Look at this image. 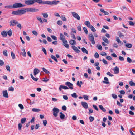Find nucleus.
<instances>
[{
	"label": "nucleus",
	"instance_id": "f257e3e1",
	"mask_svg": "<svg viewBox=\"0 0 135 135\" xmlns=\"http://www.w3.org/2000/svg\"><path fill=\"white\" fill-rule=\"evenodd\" d=\"M26 6L25 5L22 4L20 3H14L12 6V8H17L23 7Z\"/></svg>",
	"mask_w": 135,
	"mask_h": 135
},
{
	"label": "nucleus",
	"instance_id": "f03ea898",
	"mask_svg": "<svg viewBox=\"0 0 135 135\" xmlns=\"http://www.w3.org/2000/svg\"><path fill=\"white\" fill-rule=\"evenodd\" d=\"M25 9L26 11V12H37L39 11V9H38L35 8H25Z\"/></svg>",
	"mask_w": 135,
	"mask_h": 135
},
{
	"label": "nucleus",
	"instance_id": "7ed1b4c3",
	"mask_svg": "<svg viewBox=\"0 0 135 135\" xmlns=\"http://www.w3.org/2000/svg\"><path fill=\"white\" fill-rule=\"evenodd\" d=\"M88 38L92 44H95V42L94 40V37L92 34L91 33L89 35Z\"/></svg>",
	"mask_w": 135,
	"mask_h": 135
},
{
	"label": "nucleus",
	"instance_id": "20e7f679",
	"mask_svg": "<svg viewBox=\"0 0 135 135\" xmlns=\"http://www.w3.org/2000/svg\"><path fill=\"white\" fill-rule=\"evenodd\" d=\"M52 111H53V115L55 117L57 116V114L59 112V109L57 108L54 107L52 109Z\"/></svg>",
	"mask_w": 135,
	"mask_h": 135
},
{
	"label": "nucleus",
	"instance_id": "39448f33",
	"mask_svg": "<svg viewBox=\"0 0 135 135\" xmlns=\"http://www.w3.org/2000/svg\"><path fill=\"white\" fill-rule=\"evenodd\" d=\"M25 4L27 5H31L34 3L33 0H25Z\"/></svg>",
	"mask_w": 135,
	"mask_h": 135
},
{
	"label": "nucleus",
	"instance_id": "423d86ee",
	"mask_svg": "<svg viewBox=\"0 0 135 135\" xmlns=\"http://www.w3.org/2000/svg\"><path fill=\"white\" fill-rule=\"evenodd\" d=\"M71 13L74 17L76 18L78 20H80V17L77 13L75 12H72Z\"/></svg>",
	"mask_w": 135,
	"mask_h": 135
},
{
	"label": "nucleus",
	"instance_id": "0eeeda50",
	"mask_svg": "<svg viewBox=\"0 0 135 135\" xmlns=\"http://www.w3.org/2000/svg\"><path fill=\"white\" fill-rule=\"evenodd\" d=\"M10 26H13L17 24L18 22L15 20H13L10 21Z\"/></svg>",
	"mask_w": 135,
	"mask_h": 135
},
{
	"label": "nucleus",
	"instance_id": "6e6552de",
	"mask_svg": "<svg viewBox=\"0 0 135 135\" xmlns=\"http://www.w3.org/2000/svg\"><path fill=\"white\" fill-rule=\"evenodd\" d=\"M18 15H21L23 14H25L26 12V11L25 9H20L18 10Z\"/></svg>",
	"mask_w": 135,
	"mask_h": 135
},
{
	"label": "nucleus",
	"instance_id": "1a4fd4ad",
	"mask_svg": "<svg viewBox=\"0 0 135 135\" xmlns=\"http://www.w3.org/2000/svg\"><path fill=\"white\" fill-rule=\"evenodd\" d=\"M81 104L83 107L85 109H86L88 108V105L87 103L84 102H81Z\"/></svg>",
	"mask_w": 135,
	"mask_h": 135
},
{
	"label": "nucleus",
	"instance_id": "9d476101",
	"mask_svg": "<svg viewBox=\"0 0 135 135\" xmlns=\"http://www.w3.org/2000/svg\"><path fill=\"white\" fill-rule=\"evenodd\" d=\"M65 85L68 86L70 89H73V84L69 82H67L65 83Z\"/></svg>",
	"mask_w": 135,
	"mask_h": 135
},
{
	"label": "nucleus",
	"instance_id": "9b49d317",
	"mask_svg": "<svg viewBox=\"0 0 135 135\" xmlns=\"http://www.w3.org/2000/svg\"><path fill=\"white\" fill-rule=\"evenodd\" d=\"M64 44V45L66 48H69V45L68 44V42L66 40L62 41Z\"/></svg>",
	"mask_w": 135,
	"mask_h": 135
},
{
	"label": "nucleus",
	"instance_id": "f8f14e48",
	"mask_svg": "<svg viewBox=\"0 0 135 135\" xmlns=\"http://www.w3.org/2000/svg\"><path fill=\"white\" fill-rule=\"evenodd\" d=\"M71 47L77 53L80 52V51L77 48L74 46H72Z\"/></svg>",
	"mask_w": 135,
	"mask_h": 135
},
{
	"label": "nucleus",
	"instance_id": "ddd939ff",
	"mask_svg": "<svg viewBox=\"0 0 135 135\" xmlns=\"http://www.w3.org/2000/svg\"><path fill=\"white\" fill-rule=\"evenodd\" d=\"M60 40H61L62 41L66 40V39L65 38L64 36L61 33L60 34Z\"/></svg>",
	"mask_w": 135,
	"mask_h": 135
},
{
	"label": "nucleus",
	"instance_id": "4468645a",
	"mask_svg": "<svg viewBox=\"0 0 135 135\" xmlns=\"http://www.w3.org/2000/svg\"><path fill=\"white\" fill-rule=\"evenodd\" d=\"M3 96L4 97L8 98V95L7 90H5L3 92Z\"/></svg>",
	"mask_w": 135,
	"mask_h": 135
},
{
	"label": "nucleus",
	"instance_id": "2eb2a0df",
	"mask_svg": "<svg viewBox=\"0 0 135 135\" xmlns=\"http://www.w3.org/2000/svg\"><path fill=\"white\" fill-rule=\"evenodd\" d=\"M113 71L115 74H118L119 73V69L118 67L116 66L113 69Z\"/></svg>",
	"mask_w": 135,
	"mask_h": 135
},
{
	"label": "nucleus",
	"instance_id": "dca6fc26",
	"mask_svg": "<svg viewBox=\"0 0 135 135\" xmlns=\"http://www.w3.org/2000/svg\"><path fill=\"white\" fill-rule=\"evenodd\" d=\"M40 72V70H39L37 68H35L33 70V73H34V75H36L38 73Z\"/></svg>",
	"mask_w": 135,
	"mask_h": 135
},
{
	"label": "nucleus",
	"instance_id": "f3484780",
	"mask_svg": "<svg viewBox=\"0 0 135 135\" xmlns=\"http://www.w3.org/2000/svg\"><path fill=\"white\" fill-rule=\"evenodd\" d=\"M84 24L87 26L89 28H90L92 25L90 24V22L89 21H85L84 22Z\"/></svg>",
	"mask_w": 135,
	"mask_h": 135
},
{
	"label": "nucleus",
	"instance_id": "a211bd4d",
	"mask_svg": "<svg viewBox=\"0 0 135 135\" xmlns=\"http://www.w3.org/2000/svg\"><path fill=\"white\" fill-rule=\"evenodd\" d=\"M36 18L37 20L39 21L42 24L43 23V22L42 19L40 17L37 16Z\"/></svg>",
	"mask_w": 135,
	"mask_h": 135
},
{
	"label": "nucleus",
	"instance_id": "6ab92c4d",
	"mask_svg": "<svg viewBox=\"0 0 135 135\" xmlns=\"http://www.w3.org/2000/svg\"><path fill=\"white\" fill-rule=\"evenodd\" d=\"M69 42L70 44L72 45H76V44L75 40L72 39L69 41Z\"/></svg>",
	"mask_w": 135,
	"mask_h": 135
},
{
	"label": "nucleus",
	"instance_id": "aec40b11",
	"mask_svg": "<svg viewBox=\"0 0 135 135\" xmlns=\"http://www.w3.org/2000/svg\"><path fill=\"white\" fill-rule=\"evenodd\" d=\"M1 35L3 37H6L7 35V33L5 31H4L2 32Z\"/></svg>",
	"mask_w": 135,
	"mask_h": 135
},
{
	"label": "nucleus",
	"instance_id": "412c9836",
	"mask_svg": "<svg viewBox=\"0 0 135 135\" xmlns=\"http://www.w3.org/2000/svg\"><path fill=\"white\" fill-rule=\"evenodd\" d=\"M104 80L107 81H103V83H105L106 84H109V82L108 81V79L106 77H105L104 78Z\"/></svg>",
	"mask_w": 135,
	"mask_h": 135
},
{
	"label": "nucleus",
	"instance_id": "4be33fe9",
	"mask_svg": "<svg viewBox=\"0 0 135 135\" xmlns=\"http://www.w3.org/2000/svg\"><path fill=\"white\" fill-rule=\"evenodd\" d=\"M102 39L104 41V42L107 44H109V41L107 39V38L105 37H102Z\"/></svg>",
	"mask_w": 135,
	"mask_h": 135
},
{
	"label": "nucleus",
	"instance_id": "5701e85b",
	"mask_svg": "<svg viewBox=\"0 0 135 135\" xmlns=\"http://www.w3.org/2000/svg\"><path fill=\"white\" fill-rule=\"evenodd\" d=\"M22 50L23 52H21V54L23 56L25 57L26 56V53L25 52V50L24 48H23L22 49Z\"/></svg>",
	"mask_w": 135,
	"mask_h": 135
},
{
	"label": "nucleus",
	"instance_id": "b1692460",
	"mask_svg": "<svg viewBox=\"0 0 135 135\" xmlns=\"http://www.w3.org/2000/svg\"><path fill=\"white\" fill-rule=\"evenodd\" d=\"M81 49L83 53H85L87 54H88V51L85 48L83 47L81 48Z\"/></svg>",
	"mask_w": 135,
	"mask_h": 135
},
{
	"label": "nucleus",
	"instance_id": "393cba45",
	"mask_svg": "<svg viewBox=\"0 0 135 135\" xmlns=\"http://www.w3.org/2000/svg\"><path fill=\"white\" fill-rule=\"evenodd\" d=\"M43 4H45L50 5H52V2L51 1H48L43 2Z\"/></svg>",
	"mask_w": 135,
	"mask_h": 135
},
{
	"label": "nucleus",
	"instance_id": "a878e982",
	"mask_svg": "<svg viewBox=\"0 0 135 135\" xmlns=\"http://www.w3.org/2000/svg\"><path fill=\"white\" fill-rule=\"evenodd\" d=\"M60 117L61 119H64L65 115L62 112H61L60 113Z\"/></svg>",
	"mask_w": 135,
	"mask_h": 135
},
{
	"label": "nucleus",
	"instance_id": "bb28decb",
	"mask_svg": "<svg viewBox=\"0 0 135 135\" xmlns=\"http://www.w3.org/2000/svg\"><path fill=\"white\" fill-rule=\"evenodd\" d=\"M100 109L104 112H105L106 110L103 107L102 105H100L99 106Z\"/></svg>",
	"mask_w": 135,
	"mask_h": 135
},
{
	"label": "nucleus",
	"instance_id": "cd10ccee",
	"mask_svg": "<svg viewBox=\"0 0 135 135\" xmlns=\"http://www.w3.org/2000/svg\"><path fill=\"white\" fill-rule=\"evenodd\" d=\"M126 47L128 48H131L132 46V45L129 43H127L125 45Z\"/></svg>",
	"mask_w": 135,
	"mask_h": 135
},
{
	"label": "nucleus",
	"instance_id": "c85d7f7f",
	"mask_svg": "<svg viewBox=\"0 0 135 135\" xmlns=\"http://www.w3.org/2000/svg\"><path fill=\"white\" fill-rule=\"evenodd\" d=\"M34 3L35 2H37L39 4H43V2L42 1V0H33Z\"/></svg>",
	"mask_w": 135,
	"mask_h": 135
},
{
	"label": "nucleus",
	"instance_id": "c756f323",
	"mask_svg": "<svg viewBox=\"0 0 135 135\" xmlns=\"http://www.w3.org/2000/svg\"><path fill=\"white\" fill-rule=\"evenodd\" d=\"M60 18H61V20L64 21H67V19L66 17L63 15H61L60 17Z\"/></svg>",
	"mask_w": 135,
	"mask_h": 135
},
{
	"label": "nucleus",
	"instance_id": "7c9ffc66",
	"mask_svg": "<svg viewBox=\"0 0 135 135\" xmlns=\"http://www.w3.org/2000/svg\"><path fill=\"white\" fill-rule=\"evenodd\" d=\"M52 5L54 4V5H56L59 2V1H56V0H54L52 1Z\"/></svg>",
	"mask_w": 135,
	"mask_h": 135
},
{
	"label": "nucleus",
	"instance_id": "2f4dec72",
	"mask_svg": "<svg viewBox=\"0 0 135 135\" xmlns=\"http://www.w3.org/2000/svg\"><path fill=\"white\" fill-rule=\"evenodd\" d=\"M42 15L43 17L45 18H46L48 17V15L46 13H42Z\"/></svg>",
	"mask_w": 135,
	"mask_h": 135
},
{
	"label": "nucleus",
	"instance_id": "473e14b6",
	"mask_svg": "<svg viewBox=\"0 0 135 135\" xmlns=\"http://www.w3.org/2000/svg\"><path fill=\"white\" fill-rule=\"evenodd\" d=\"M50 57L52 59L54 60L56 62H58V60L55 56L53 55H51Z\"/></svg>",
	"mask_w": 135,
	"mask_h": 135
},
{
	"label": "nucleus",
	"instance_id": "72a5a7b5",
	"mask_svg": "<svg viewBox=\"0 0 135 135\" xmlns=\"http://www.w3.org/2000/svg\"><path fill=\"white\" fill-rule=\"evenodd\" d=\"M7 34H8V35L10 36H11L12 35V30L11 29H10L7 32Z\"/></svg>",
	"mask_w": 135,
	"mask_h": 135
},
{
	"label": "nucleus",
	"instance_id": "f704fd0d",
	"mask_svg": "<svg viewBox=\"0 0 135 135\" xmlns=\"http://www.w3.org/2000/svg\"><path fill=\"white\" fill-rule=\"evenodd\" d=\"M100 11L102 12L103 13H104V14L105 15H108V14H109V13L108 12H107V11H105L103 9H100Z\"/></svg>",
	"mask_w": 135,
	"mask_h": 135
},
{
	"label": "nucleus",
	"instance_id": "c9c22d12",
	"mask_svg": "<svg viewBox=\"0 0 135 135\" xmlns=\"http://www.w3.org/2000/svg\"><path fill=\"white\" fill-rule=\"evenodd\" d=\"M71 95L73 97L75 98H76L78 97L77 94L75 93H73V94H71Z\"/></svg>",
	"mask_w": 135,
	"mask_h": 135
},
{
	"label": "nucleus",
	"instance_id": "e433bc0d",
	"mask_svg": "<svg viewBox=\"0 0 135 135\" xmlns=\"http://www.w3.org/2000/svg\"><path fill=\"white\" fill-rule=\"evenodd\" d=\"M12 14L14 15H18V10L13 11L12 13Z\"/></svg>",
	"mask_w": 135,
	"mask_h": 135
},
{
	"label": "nucleus",
	"instance_id": "4c0bfd02",
	"mask_svg": "<svg viewBox=\"0 0 135 135\" xmlns=\"http://www.w3.org/2000/svg\"><path fill=\"white\" fill-rule=\"evenodd\" d=\"M26 120V118H22L21 120V123L22 124H23L25 122Z\"/></svg>",
	"mask_w": 135,
	"mask_h": 135
},
{
	"label": "nucleus",
	"instance_id": "58836bf2",
	"mask_svg": "<svg viewBox=\"0 0 135 135\" xmlns=\"http://www.w3.org/2000/svg\"><path fill=\"white\" fill-rule=\"evenodd\" d=\"M3 55L6 56H7L8 54H7V51L6 50H4L3 51Z\"/></svg>",
	"mask_w": 135,
	"mask_h": 135
},
{
	"label": "nucleus",
	"instance_id": "ea45409f",
	"mask_svg": "<svg viewBox=\"0 0 135 135\" xmlns=\"http://www.w3.org/2000/svg\"><path fill=\"white\" fill-rule=\"evenodd\" d=\"M90 28L91 31L93 32H94L96 31L95 29L94 28V27L92 25L91 26V27Z\"/></svg>",
	"mask_w": 135,
	"mask_h": 135
},
{
	"label": "nucleus",
	"instance_id": "a19ab883",
	"mask_svg": "<svg viewBox=\"0 0 135 135\" xmlns=\"http://www.w3.org/2000/svg\"><path fill=\"white\" fill-rule=\"evenodd\" d=\"M129 84L131 86H135V83L132 81H130L129 82Z\"/></svg>",
	"mask_w": 135,
	"mask_h": 135
},
{
	"label": "nucleus",
	"instance_id": "79ce46f5",
	"mask_svg": "<svg viewBox=\"0 0 135 135\" xmlns=\"http://www.w3.org/2000/svg\"><path fill=\"white\" fill-rule=\"evenodd\" d=\"M57 23L58 25H61L63 23L62 21L58 20L57 21Z\"/></svg>",
	"mask_w": 135,
	"mask_h": 135
},
{
	"label": "nucleus",
	"instance_id": "37998d69",
	"mask_svg": "<svg viewBox=\"0 0 135 135\" xmlns=\"http://www.w3.org/2000/svg\"><path fill=\"white\" fill-rule=\"evenodd\" d=\"M42 69L43 71L44 72L46 73L47 74H48V73H50L49 72L48 70H47L46 69L44 68H42Z\"/></svg>",
	"mask_w": 135,
	"mask_h": 135
},
{
	"label": "nucleus",
	"instance_id": "c03bdc74",
	"mask_svg": "<svg viewBox=\"0 0 135 135\" xmlns=\"http://www.w3.org/2000/svg\"><path fill=\"white\" fill-rule=\"evenodd\" d=\"M32 110L33 112H39L40 110L39 109H37L33 108L32 109Z\"/></svg>",
	"mask_w": 135,
	"mask_h": 135
},
{
	"label": "nucleus",
	"instance_id": "a18cd8bd",
	"mask_svg": "<svg viewBox=\"0 0 135 135\" xmlns=\"http://www.w3.org/2000/svg\"><path fill=\"white\" fill-rule=\"evenodd\" d=\"M83 98H84V99L85 100H89L88 97H89L86 95H84L83 96Z\"/></svg>",
	"mask_w": 135,
	"mask_h": 135
},
{
	"label": "nucleus",
	"instance_id": "49530a36",
	"mask_svg": "<svg viewBox=\"0 0 135 135\" xmlns=\"http://www.w3.org/2000/svg\"><path fill=\"white\" fill-rule=\"evenodd\" d=\"M127 62L128 63H130L132 62V60L129 57H127Z\"/></svg>",
	"mask_w": 135,
	"mask_h": 135
},
{
	"label": "nucleus",
	"instance_id": "de8ad7c7",
	"mask_svg": "<svg viewBox=\"0 0 135 135\" xmlns=\"http://www.w3.org/2000/svg\"><path fill=\"white\" fill-rule=\"evenodd\" d=\"M97 47L98 49L100 50H102V48L101 45H97Z\"/></svg>",
	"mask_w": 135,
	"mask_h": 135
},
{
	"label": "nucleus",
	"instance_id": "09e8293b",
	"mask_svg": "<svg viewBox=\"0 0 135 135\" xmlns=\"http://www.w3.org/2000/svg\"><path fill=\"white\" fill-rule=\"evenodd\" d=\"M18 106L21 110L23 109L24 107L21 104H18Z\"/></svg>",
	"mask_w": 135,
	"mask_h": 135
},
{
	"label": "nucleus",
	"instance_id": "8fccbe9b",
	"mask_svg": "<svg viewBox=\"0 0 135 135\" xmlns=\"http://www.w3.org/2000/svg\"><path fill=\"white\" fill-rule=\"evenodd\" d=\"M50 36H51V37L54 40H57V38L55 36L51 35Z\"/></svg>",
	"mask_w": 135,
	"mask_h": 135
},
{
	"label": "nucleus",
	"instance_id": "3c124183",
	"mask_svg": "<svg viewBox=\"0 0 135 135\" xmlns=\"http://www.w3.org/2000/svg\"><path fill=\"white\" fill-rule=\"evenodd\" d=\"M14 90V88L12 86L8 88V90L9 91H13Z\"/></svg>",
	"mask_w": 135,
	"mask_h": 135
},
{
	"label": "nucleus",
	"instance_id": "603ef678",
	"mask_svg": "<svg viewBox=\"0 0 135 135\" xmlns=\"http://www.w3.org/2000/svg\"><path fill=\"white\" fill-rule=\"evenodd\" d=\"M6 68L7 69V70L9 72H10L11 71L10 67L8 65H7L6 66Z\"/></svg>",
	"mask_w": 135,
	"mask_h": 135
},
{
	"label": "nucleus",
	"instance_id": "864d4df0",
	"mask_svg": "<svg viewBox=\"0 0 135 135\" xmlns=\"http://www.w3.org/2000/svg\"><path fill=\"white\" fill-rule=\"evenodd\" d=\"M83 29L84 31L85 32V33L86 34H87L88 33V31L87 30L86 28L85 27H84L83 28Z\"/></svg>",
	"mask_w": 135,
	"mask_h": 135
},
{
	"label": "nucleus",
	"instance_id": "5fc2aeb1",
	"mask_svg": "<svg viewBox=\"0 0 135 135\" xmlns=\"http://www.w3.org/2000/svg\"><path fill=\"white\" fill-rule=\"evenodd\" d=\"M11 56L13 59H15V55L13 52H12L11 53Z\"/></svg>",
	"mask_w": 135,
	"mask_h": 135
},
{
	"label": "nucleus",
	"instance_id": "6e6d98bb",
	"mask_svg": "<svg viewBox=\"0 0 135 135\" xmlns=\"http://www.w3.org/2000/svg\"><path fill=\"white\" fill-rule=\"evenodd\" d=\"M62 88L64 89H69V88L65 86L61 85Z\"/></svg>",
	"mask_w": 135,
	"mask_h": 135
},
{
	"label": "nucleus",
	"instance_id": "4d7b16f0",
	"mask_svg": "<svg viewBox=\"0 0 135 135\" xmlns=\"http://www.w3.org/2000/svg\"><path fill=\"white\" fill-rule=\"evenodd\" d=\"M119 35L120 38L124 36V35H123L122 33L119 32Z\"/></svg>",
	"mask_w": 135,
	"mask_h": 135
},
{
	"label": "nucleus",
	"instance_id": "13d9d810",
	"mask_svg": "<svg viewBox=\"0 0 135 135\" xmlns=\"http://www.w3.org/2000/svg\"><path fill=\"white\" fill-rule=\"evenodd\" d=\"M94 56L95 58H98L99 57V55L97 52L95 53Z\"/></svg>",
	"mask_w": 135,
	"mask_h": 135
},
{
	"label": "nucleus",
	"instance_id": "bf43d9fd",
	"mask_svg": "<svg viewBox=\"0 0 135 135\" xmlns=\"http://www.w3.org/2000/svg\"><path fill=\"white\" fill-rule=\"evenodd\" d=\"M22 126V124L20 123L18 124V128L19 130H20L21 129V128Z\"/></svg>",
	"mask_w": 135,
	"mask_h": 135
},
{
	"label": "nucleus",
	"instance_id": "052dcab7",
	"mask_svg": "<svg viewBox=\"0 0 135 135\" xmlns=\"http://www.w3.org/2000/svg\"><path fill=\"white\" fill-rule=\"evenodd\" d=\"M94 119V118L92 116L89 117V120L90 122H92Z\"/></svg>",
	"mask_w": 135,
	"mask_h": 135
},
{
	"label": "nucleus",
	"instance_id": "680f3d73",
	"mask_svg": "<svg viewBox=\"0 0 135 135\" xmlns=\"http://www.w3.org/2000/svg\"><path fill=\"white\" fill-rule=\"evenodd\" d=\"M32 33L35 36H37L38 35L37 32L36 31H32Z\"/></svg>",
	"mask_w": 135,
	"mask_h": 135
},
{
	"label": "nucleus",
	"instance_id": "e2e57ef3",
	"mask_svg": "<svg viewBox=\"0 0 135 135\" xmlns=\"http://www.w3.org/2000/svg\"><path fill=\"white\" fill-rule=\"evenodd\" d=\"M43 124L44 125V126H45L47 124V121L46 120H43Z\"/></svg>",
	"mask_w": 135,
	"mask_h": 135
},
{
	"label": "nucleus",
	"instance_id": "0e129e2a",
	"mask_svg": "<svg viewBox=\"0 0 135 135\" xmlns=\"http://www.w3.org/2000/svg\"><path fill=\"white\" fill-rule=\"evenodd\" d=\"M112 96L113 98L114 99H116L117 98V95L115 94H112Z\"/></svg>",
	"mask_w": 135,
	"mask_h": 135
},
{
	"label": "nucleus",
	"instance_id": "69168bd1",
	"mask_svg": "<svg viewBox=\"0 0 135 135\" xmlns=\"http://www.w3.org/2000/svg\"><path fill=\"white\" fill-rule=\"evenodd\" d=\"M107 74L111 77H112L114 76V75L113 74H111L110 72H107Z\"/></svg>",
	"mask_w": 135,
	"mask_h": 135
},
{
	"label": "nucleus",
	"instance_id": "338daca9",
	"mask_svg": "<svg viewBox=\"0 0 135 135\" xmlns=\"http://www.w3.org/2000/svg\"><path fill=\"white\" fill-rule=\"evenodd\" d=\"M129 24L131 26H134V23L132 21H129L128 22Z\"/></svg>",
	"mask_w": 135,
	"mask_h": 135
},
{
	"label": "nucleus",
	"instance_id": "774afa93",
	"mask_svg": "<svg viewBox=\"0 0 135 135\" xmlns=\"http://www.w3.org/2000/svg\"><path fill=\"white\" fill-rule=\"evenodd\" d=\"M116 41L118 43H120L121 42L118 37H117Z\"/></svg>",
	"mask_w": 135,
	"mask_h": 135
}]
</instances>
